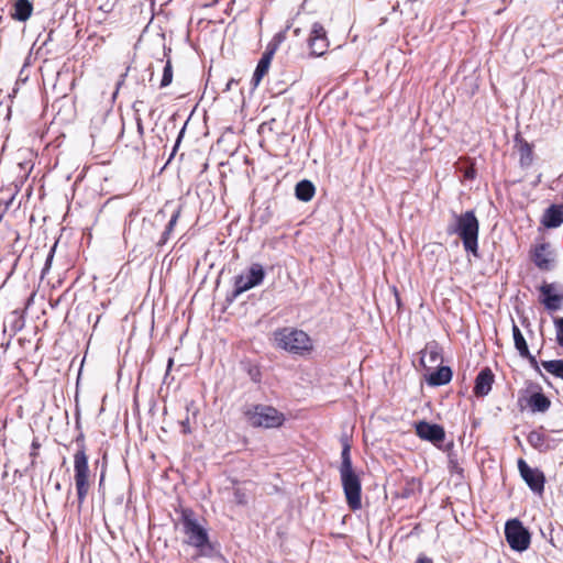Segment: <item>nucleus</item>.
I'll use <instances>...</instances> for the list:
<instances>
[{
  "label": "nucleus",
  "instance_id": "c85d7f7f",
  "mask_svg": "<svg viewBox=\"0 0 563 563\" xmlns=\"http://www.w3.org/2000/svg\"><path fill=\"white\" fill-rule=\"evenodd\" d=\"M521 163H523L525 161H528V163L531 162L532 159V150L530 147V145L528 143H525L521 148Z\"/></svg>",
  "mask_w": 563,
  "mask_h": 563
},
{
  "label": "nucleus",
  "instance_id": "6e6552de",
  "mask_svg": "<svg viewBox=\"0 0 563 563\" xmlns=\"http://www.w3.org/2000/svg\"><path fill=\"white\" fill-rule=\"evenodd\" d=\"M505 537L509 547L515 551H526L530 545V532L518 519H510L506 522Z\"/></svg>",
  "mask_w": 563,
  "mask_h": 563
},
{
  "label": "nucleus",
  "instance_id": "e433bc0d",
  "mask_svg": "<svg viewBox=\"0 0 563 563\" xmlns=\"http://www.w3.org/2000/svg\"><path fill=\"white\" fill-rule=\"evenodd\" d=\"M173 363H174L173 358H169V360H168V363H167V372H169V371H170V368H172V366H173ZM167 374H168V373H166V375H167Z\"/></svg>",
  "mask_w": 563,
  "mask_h": 563
},
{
  "label": "nucleus",
  "instance_id": "9d476101",
  "mask_svg": "<svg viewBox=\"0 0 563 563\" xmlns=\"http://www.w3.org/2000/svg\"><path fill=\"white\" fill-rule=\"evenodd\" d=\"M530 260L542 272H549L554 268L555 254L551 244L542 242L536 244L530 250Z\"/></svg>",
  "mask_w": 563,
  "mask_h": 563
},
{
  "label": "nucleus",
  "instance_id": "cd10ccee",
  "mask_svg": "<svg viewBox=\"0 0 563 563\" xmlns=\"http://www.w3.org/2000/svg\"><path fill=\"white\" fill-rule=\"evenodd\" d=\"M553 323L556 331V341L563 347V317H555Z\"/></svg>",
  "mask_w": 563,
  "mask_h": 563
},
{
  "label": "nucleus",
  "instance_id": "ea45409f",
  "mask_svg": "<svg viewBox=\"0 0 563 563\" xmlns=\"http://www.w3.org/2000/svg\"><path fill=\"white\" fill-rule=\"evenodd\" d=\"M55 488H56L57 490H59V489H60V484H59V483H56Z\"/></svg>",
  "mask_w": 563,
  "mask_h": 563
},
{
  "label": "nucleus",
  "instance_id": "6ab92c4d",
  "mask_svg": "<svg viewBox=\"0 0 563 563\" xmlns=\"http://www.w3.org/2000/svg\"><path fill=\"white\" fill-rule=\"evenodd\" d=\"M528 406L532 412H545L550 406V399L542 393H533L528 399Z\"/></svg>",
  "mask_w": 563,
  "mask_h": 563
},
{
  "label": "nucleus",
  "instance_id": "393cba45",
  "mask_svg": "<svg viewBox=\"0 0 563 563\" xmlns=\"http://www.w3.org/2000/svg\"><path fill=\"white\" fill-rule=\"evenodd\" d=\"M173 80V67L170 60L166 62V65L163 70V77L161 80V87L165 88L172 84Z\"/></svg>",
  "mask_w": 563,
  "mask_h": 563
},
{
  "label": "nucleus",
  "instance_id": "b1692460",
  "mask_svg": "<svg viewBox=\"0 0 563 563\" xmlns=\"http://www.w3.org/2000/svg\"><path fill=\"white\" fill-rule=\"evenodd\" d=\"M427 360L434 364L441 360V355L435 346L427 347L421 356V363L424 365Z\"/></svg>",
  "mask_w": 563,
  "mask_h": 563
},
{
  "label": "nucleus",
  "instance_id": "473e14b6",
  "mask_svg": "<svg viewBox=\"0 0 563 563\" xmlns=\"http://www.w3.org/2000/svg\"><path fill=\"white\" fill-rule=\"evenodd\" d=\"M181 426H183V432L184 433H190L189 419L188 418H186L184 421H181Z\"/></svg>",
  "mask_w": 563,
  "mask_h": 563
},
{
  "label": "nucleus",
  "instance_id": "72a5a7b5",
  "mask_svg": "<svg viewBox=\"0 0 563 563\" xmlns=\"http://www.w3.org/2000/svg\"><path fill=\"white\" fill-rule=\"evenodd\" d=\"M415 563H433L430 558H427L424 555H420Z\"/></svg>",
  "mask_w": 563,
  "mask_h": 563
},
{
  "label": "nucleus",
  "instance_id": "aec40b11",
  "mask_svg": "<svg viewBox=\"0 0 563 563\" xmlns=\"http://www.w3.org/2000/svg\"><path fill=\"white\" fill-rule=\"evenodd\" d=\"M316 192V188L310 180H301L296 185L295 195L297 199L303 202L310 201Z\"/></svg>",
  "mask_w": 563,
  "mask_h": 563
},
{
  "label": "nucleus",
  "instance_id": "f8f14e48",
  "mask_svg": "<svg viewBox=\"0 0 563 563\" xmlns=\"http://www.w3.org/2000/svg\"><path fill=\"white\" fill-rule=\"evenodd\" d=\"M308 44L311 55L322 56L325 53L329 42L325 30L321 23L316 22L312 24Z\"/></svg>",
  "mask_w": 563,
  "mask_h": 563
},
{
  "label": "nucleus",
  "instance_id": "4be33fe9",
  "mask_svg": "<svg viewBox=\"0 0 563 563\" xmlns=\"http://www.w3.org/2000/svg\"><path fill=\"white\" fill-rule=\"evenodd\" d=\"M541 365L548 373L563 379V360L542 361Z\"/></svg>",
  "mask_w": 563,
  "mask_h": 563
},
{
  "label": "nucleus",
  "instance_id": "7c9ffc66",
  "mask_svg": "<svg viewBox=\"0 0 563 563\" xmlns=\"http://www.w3.org/2000/svg\"><path fill=\"white\" fill-rule=\"evenodd\" d=\"M520 356H521V357L527 358V360L529 361L530 365H531V366H532L537 372H539V373L541 374V371H540V368H539L538 361H537V358H536L533 355H531V353H530V352H529V355H520Z\"/></svg>",
  "mask_w": 563,
  "mask_h": 563
},
{
  "label": "nucleus",
  "instance_id": "c756f323",
  "mask_svg": "<svg viewBox=\"0 0 563 563\" xmlns=\"http://www.w3.org/2000/svg\"><path fill=\"white\" fill-rule=\"evenodd\" d=\"M41 444L40 442L34 439L32 441V445H31V452H30V456H31V466L34 467L35 465V460H36V456L38 455V449H40Z\"/></svg>",
  "mask_w": 563,
  "mask_h": 563
},
{
  "label": "nucleus",
  "instance_id": "2eb2a0df",
  "mask_svg": "<svg viewBox=\"0 0 563 563\" xmlns=\"http://www.w3.org/2000/svg\"><path fill=\"white\" fill-rule=\"evenodd\" d=\"M273 56L274 47H272V49H265V52L263 53L252 77V85L254 87H257L263 77L268 73Z\"/></svg>",
  "mask_w": 563,
  "mask_h": 563
},
{
  "label": "nucleus",
  "instance_id": "58836bf2",
  "mask_svg": "<svg viewBox=\"0 0 563 563\" xmlns=\"http://www.w3.org/2000/svg\"><path fill=\"white\" fill-rule=\"evenodd\" d=\"M465 177H467V178H472V177H473V172H466V173H465Z\"/></svg>",
  "mask_w": 563,
  "mask_h": 563
},
{
  "label": "nucleus",
  "instance_id": "f704fd0d",
  "mask_svg": "<svg viewBox=\"0 0 563 563\" xmlns=\"http://www.w3.org/2000/svg\"><path fill=\"white\" fill-rule=\"evenodd\" d=\"M183 132H184V130H181V132L179 133V136H178V139H177V142H176V144H175V146H174V151H173V153L177 150V147H178V145H179V142H180V139H181Z\"/></svg>",
  "mask_w": 563,
  "mask_h": 563
},
{
  "label": "nucleus",
  "instance_id": "7ed1b4c3",
  "mask_svg": "<svg viewBox=\"0 0 563 563\" xmlns=\"http://www.w3.org/2000/svg\"><path fill=\"white\" fill-rule=\"evenodd\" d=\"M452 222L446 228L449 235H457L466 252L477 256L479 223L474 211L468 210L461 214L453 213Z\"/></svg>",
  "mask_w": 563,
  "mask_h": 563
},
{
  "label": "nucleus",
  "instance_id": "a19ab883",
  "mask_svg": "<svg viewBox=\"0 0 563 563\" xmlns=\"http://www.w3.org/2000/svg\"><path fill=\"white\" fill-rule=\"evenodd\" d=\"M299 31H300L299 29H296L294 32L296 35H299Z\"/></svg>",
  "mask_w": 563,
  "mask_h": 563
},
{
  "label": "nucleus",
  "instance_id": "f03ea898",
  "mask_svg": "<svg viewBox=\"0 0 563 563\" xmlns=\"http://www.w3.org/2000/svg\"><path fill=\"white\" fill-rule=\"evenodd\" d=\"M180 525L185 536L184 543L195 548L199 555H210L213 547L210 543L208 530L199 522L192 509L181 508Z\"/></svg>",
  "mask_w": 563,
  "mask_h": 563
},
{
  "label": "nucleus",
  "instance_id": "2f4dec72",
  "mask_svg": "<svg viewBox=\"0 0 563 563\" xmlns=\"http://www.w3.org/2000/svg\"><path fill=\"white\" fill-rule=\"evenodd\" d=\"M136 128H137V133L140 134V136H143L144 128H143L142 119L140 117L136 118Z\"/></svg>",
  "mask_w": 563,
  "mask_h": 563
},
{
  "label": "nucleus",
  "instance_id": "1a4fd4ad",
  "mask_svg": "<svg viewBox=\"0 0 563 563\" xmlns=\"http://www.w3.org/2000/svg\"><path fill=\"white\" fill-rule=\"evenodd\" d=\"M265 278V271L262 264L253 263L245 275H239L234 278L233 298H238L243 292L261 285Z\"/></svg>",
  "mask_w": 563,
  "mask_h": 563
},
{
  "label": "nucleus",
  "instance_id": "f3484780",
  "mask_svg": "<svg viewBox=\"0 0 563 563\" xmlns=\"http://www.w3.org/2000/svg\"><path fill=\"white\" fill-rule=\"evenodd\" d=\"M452 379V371L449 366L439 367L437 371L430 373L427 377V383L430 386H441L448 384Z\"/></svg>",
  "mask_w": 563,
  "mask_h": 563
},
{
  "label": "nucleus",
  "instance_id": "4c0bfd02",
  "mask_svg": "<svg viewBox=\"0 0 563 563\" xmlns=\"http://www.w3.org/2000/svg\"><path fill=\"white\" fill-rule=\"evenodd\" d=\"M394 290H395L397 303H398V306H400V298H399L398 291L396 288Z\"/></svg>",
  "mask_w": 563,
  "mask_h": 563
},
{
  "label": "nucleus",
  "instance_id": "c9c22d12",
  "mask_svg": "<svg viewBox=\"0 0 563 563\" xmlns=\"http://www.w3.org/2000/svg\"><path fill=\"white\" fill-rule=\"evenodd\" d=\"M53 252H54V250H52V251H51V253H49V255H48V257H47L46 266H49V264H51V261H52V258H53Z\"/></svg>",
  "mask_w": 563,
  "mask_h": 563
},
{
  "label": "nucleus",
  "instance_id": "f257e3e1",
  "mask_svg": "<svg viewBox=\"0 0 563 563\" xmlns=\"http://www.w3.org/2000/svg\"><path fill=\"white\" fill-rule=\"evenodd\" d=\"M339 472L347 506L352 510H358L362 507V484L358 474L352 465L351 445L347 439L342 441Z\"/></svg>",
  "mask_w": 563,
  "mask_h": 563
},
{
  "label": "nucleus",
  "instance_id": "bb28decb",
  "mask_svg": "<svg viewBox=\"0 0 563 563\" xmlns=\"http://www.w3.org/2000/svg\"><path fill=\"white\" fill-rule=\"evenodd\" d=\"M286 38V31H280L276 33L273 37V40L267 44L266 49H272L274 47V54L276 53L279 45L285 41Z\"/></svg>",
  "mask_w": 563,
  "mask_h": 563
},
{
  "label": "nucleus",
  "instance_id": "5701e85b",
  "mask_svg": "<svg viewBox=\"0 0 563 563\" xmlns=\"http://www.w3.org/2000/svg\"><path fill=\"white\" fill-rule=\"evenodd\" d=\"M179 217H180V209L178 208L172 214V217H170V219H169V221H168V223H167V225H166V228H165V230H164V232L162 234V238H161V240L158 242V245H163V244H165L168 241L169 235L173 232L175 225L177 224V221H178Z\"/></svg>",
  "mask_w": 563,
  "mask_h": 563
},
{
  "label": "nucleus",
  "instance_id": "ddd939ff",
  "mask_svg": "<svg viewBox=\"0 0 563 563\" xmlns=\"http://www.w3.org/2000/svg\"><path fill=\"white\" fill-rule=\"evenodd\" d=\"M541 294L540 301L550 311H556L561 308L563 302V292H558V286L555 284H547L540 286Z\"/></svg>",
  "mask_w": 563,
  "mask_h": 563
},
{
  "label": "nucleus",
  "instance_id": "423d86ee",
  "mask_svg": "<svg viewBox=\"0 0 563 563\" xmlns=\"http://www.w3.org/2000/svg\"><path fill=\"white\" fill-rule=\"evenodd\" d=\"M244 415L249 424L254 428H279L285 422V415L267 405H254Z\"/></svg>",
  "mask_w": 563,
  "mask_h": 563
},
{
  "label": "nucleus",
  "instance_id": "dca6fc26",
  "mask_svg": "<svg viewBox=\"0 0 563 563\" xmlns=\"http://www.w3.org/2000/svg\"><path fill=\"white\" fill-rule=\"evenodd\" d=\"M563 223V206L552 205L542 217V224L545 228H558Z\"/></svg>",
  "mask_w": 563,
  "mask_h": 563
},
{
  "label": "nucleus",
  "instance_id": "a211bd4d",
  "mask_svg": "<svg viewBox=\"0 0 563 563\" xmlns=\"http://www.w3.org/2000/svg\"><path fill=\"white\" fill-rule=\"evenodd\" d=\"M33 12V5L29 0H16L14 3V11L11 14L12 19L25 22L30 19Z\"/></svg>",
  "mask_w": 563,
  "mask_h": 563
},
{
  "label": "nucleus",
  "instance_id": "20e7f679",
  "mask_svg": "<svg viewBox=\"0 0 563 563\" xmlns=\"http://www.w3.org/2000/svg\"><path fill=\"white\" fill-rule=\"evenodd\" d=\"M76 444L78 449L74 454V482L77 493V510L80 512L89 494L91 482L88 455L86 453L85 438L82 433L76 438Z\"/></svg>",
  "mask_w": 563,
  "mask_h": 563
},
{
  "label": "nucleus",
  "instance_id": "412c9836",
  "mask_svg": "<svg viewBox=\"0 0 563 563\" xmlns=\"http://www.w3.org/2000/svg\"><path fill=\"white\" fill-rule=\"evenodd\" d=\"M512 335H514L515 346H516L517 351L519 352V354L520 355H529L528 344H527L520 329L518 328V325L515 322H512Z\"/></svg>",
  "mask_w": 563,
  "mask_h": 563
},
{
  "label": "nucleus",
  "instance_id": "a878e982",
  "mask_svg": "<svg viewBox=\"0 0 563 563\" xmlns=\"http://www.w3.org/2000/svg\"><path fill=\"white\" fill-rule=\"evenodd\" d=\"M233 501L236 504V505H246L247 504V493L244 488L242 487H233Z\"/></svg>",
  "mask_w": 563,
  "mask_h": 563
},
{
  "label": "nucleus",
  "instance_id": "39448f33",
  "mask_svg": "<svg viewBox=\"0 0 563 563\" xmlns=\"http://www.w3.org/2000/svg\"><path fill=\"white\" fill-rule=\"evenodd\" d=\"M276 346L296 355H305L312 351L311 338L302 330L286 327L274 332Z\"/></svg>",
  "mask_w": 563,
  "mask_h": 563
},
{
  "label": "nucleus",
  "instance_id": "9b49d317",
  "mask_svg": "<svg viewBox=\"0 0 563 563\" xmlns=\"http://www.w3.org/2000/svg\"><path fill=\"white\" fill-rule=\"evenodd\" d=\"M518 470L529 488L534 494L542 495L545 483L543 473L538 468L530 467L523 459L518 460Z\"/></svg>",
  "mask_w": 563,
  "mask_h": 563
},
{
  "label": "nucleus",
  "instance_id": "0eeeda50",
  "mask_svg": "<svg viewBox=\"0 0 563 563\" xmlns=\"http://www.w3.org/2000/svg\"><path fill=\"white\" fill-rule=\"evenodd\" d=\"M415 431L421 440L432 443L439 450L446 452L454 445L452 441L445 445L443 444L445 440V430L440 424L421 420L415 423Z\"/></svg>",
  "mask_w": 563,
  "mask_h": 563
},
{
  "label": "nucleus",
  "instance_id": "4468645a",
  "mask_svg": "<svg viewBox=\"0 0 563 563\" xmlns=\"http://www.w3.org/2000/svg\"><path fill=\"white\" fill-rule=\"evenodd\" d=\"M493 383L494 374L492 369L488 367L482 369L475 379L474 394L477 397H484L488 395L492 390Z\"/></svg>",
  "mask_w": 563,
  "mask_h": 563
}]
</instances>
